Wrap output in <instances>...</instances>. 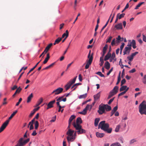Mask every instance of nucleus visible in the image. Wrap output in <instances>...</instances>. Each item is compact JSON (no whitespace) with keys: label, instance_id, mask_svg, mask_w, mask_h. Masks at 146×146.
Instances as JSON below:
<instances>
[{"label":"nucleus","instance_id":"8","mask_svg":"<svg viewBox=\"0 0 146 146\" xmlns=\"http://www.w3.org/2000/svg\"><path fill=\"white\" fill-rule=\"evenodd\" d=\"M63 89L62 88L59 87L58 88L54 90L51 93V94H54V95L58 94L61 93L63 91Z\"/></svg>","mask_w":146,"mask_h":146},{"label":"nucleus","instance_id":"49","mask_svg":"<svg viewBox=\"0 0 146 146\" xmlns=\"http://www.w3.org/2000/svg\"><path fill=\"white\" fill-rule=\"evenodd\" d=\"M112 37L111 36H110L107 39L106 43H107L108 42L110 43L111 41V40L112 39Z\"/></svg>","mask_w":146,"mask_h":146},{"label":"nucleus","instance_id":"17","mask_svg":"<svg viewBox=\"0 0 146 146\" xmlns=\"http://www.w3.org/2000/svg\"><path fill=\"white\" fill-rule=\"evenodd\" d=\"M74 132V130H72L71 129H69L67 132L66 134L68 136L71 137L73 135Z\"/></svg>","mask_w":146,"mask_h":146},{"label":"nucleus","instance_id":"16","mask_svg":"<svg viewBox=\"0 0 146 146\" xmlns=\"http://www.w3.org/2000/svg\"><path fill=\"white\" fill-rule=\"evenodd\" d=\"M115 28L117 29H122L123 28L122 25L121 23H119L117 25H116L115 26Z\"/></svg>","mask_w":146,"mask_h":146},{"label":"nucleus","instance_id":"63","mask_svg":"<svg viewBox=\"0 0 146 146\" xmlns=\"http://www.w3.org/2000/svg\"><path fill=\"white\" fill-rule=\"evenodd\" d=\"M138 53V52H135L134 53H132L131 55L132 56L134 57V56H135Z\"/></svg>","mask_w":146,"mask_h":146},{"label":"nucleus","instance_id":"9","mask_svg":"<svg viewBox=\"0 0 146 146\" xmlns=\"http://www.w3.org/2000/svg\"><path fill=\"white\" fill-rule=\"evenodd\" d=\"M93 54H92L91 55V50L89 51V53H88V58L89 59V60L87 62V64L89 65H91L93 59Z\"/></svg>","mask_w":146,"mask_h":146},{"label":"nucleus","instance_id":"25","mask_svg":"<svg viewBox=\"0 0 146 146\" xmlns=\"http://www.w3.org/2000/svg\"><path fill=\"white\" fill-rule=\"evenodd\" d=\"M96 135L97 137L102 138L104 137V133H100L98 132H97L96 133Z\"/></svg>","mask_w":146,"mask_h":146},{"label":"nucleus","instance_id":"55","mask_svg":"<svg viewBox=\"0 0 146 146\" xmlns=\"http://www.w3.org/2000/svg\"><path fill=\"white\" fill-rule=\"evenodd\" d=\"M56 116L55 115L54 117H52V119L50 121V122H54L56 120Z\"/></svg>","mask_w":146,"mask_h":146},{"label":"nucleus","instance_id":"13","mask_svg":"<svg viewBox=\"0 0 146 146\" xmlns=\"http://www.w3.org/2000/svg\"><path fill=\"white\" fill-rule=\"evenodd\" d=\"M82 123V120L81 118L80 117H78L76 119V123L74 122L73 123V125L74 127V125H80V124L81 123Z\"/></svg>","mask_w":146,"mask_h":146},{"label":"nucleus","instance_id":"48","mask_svg":"<svg viewBox=\"0 0 146 146\" xmlns=\"http://www.w3.org/2000/svg\"><path fill=\"white\" fill-rule=\"evenodd\" d=\"M22 89V88L20 87H19L18 88H17L15 92L17 93H19L21 91Z\"/></svg>","mask_w":146,"mask_h":146},{"label":"nucleus","instance_id":"18","mask_svg":"<svg viewBox=\"0 0 146 146\" xmlns=\"http://www.w3.org/2000/svg\"><path fill=\"white\" fill-rule=\"evenodd\" d=\"M50 58V54L49 53H48L47 54L46 57L45 58L44 60V61L43 62V64H45L47 63V62L48 61V60Z\"/></svg>","mask_w":146,"mask_h":146},{"label":"nucleus","instance_id":"31","mask_svg":"<svg viewBox=\"0 0 146 146\" xmlns=\"http://www.w3.org/2000/svg\"><path fill=\"white\" fill-rule=\"evenodd\" d=\"M62 40V38H58L55 41V42L53 43L54 45H55L56 44H58Z\"/></svg>","mask_w":146,"mask_h":146},{"label":"nucleus","instance_id":"23","mask_svg":"<svg viewBox=\"0 0 146 146\" xmlns=\"http://www.w3.org/2000/svg\"><path fill=\"white\" fill-rule=\"evenodd\" d=\"M125 14L124 13H122L121 14H120V13H118L117 14V17L119 19H121L123 18L124 16L125 15Z\"/></svg>","mask_w":146,"mask_h":146},{"label":"nucleus","instance_id":"12","mask_svg":"<svg viewBox=\"0 0 146 146\" xmlns=\"http://www.w3.org/2000/svg\"><path fill=\"white\" fill-rule=\"evenodd\" d=\"M55 102L56 100H55L50 102L47 104V107L46 108V110H48L53 107V104Z\"/></svg>","mask_w":146,"mask_h":146},{"label":"nucleus","instance_id":"26","mask_svg":"<svg viewBox=\"0 0 146 146\" xmlns=\"http://www.w3.org/2000/svg\"><path fill=\"white\" fill-rule=\"evenodd\" d=\"M33 94L32 93H31L30 94V95L27 98V103H28L30 102L32 98H33Z\"/></svg>","mask_w":146,"mask_h":146},{"label":"nucleus","instance_id":"42","mask_svg":"<svg viewBox=\"0 0 146 146\" xmlns=\"http://www.w3.org/2000/svg\"><path fill=\"white\" fill-rule=\"evenodd\" d=\"M96 74L98 75L101 77H105L104 75L102 74L101 72H98L96 73Z\"/></svg>","mask_w":146,"mask_h":146},{"label":"nucleus","instance_id":"64","mask_svg":"<svg viewBox=\"0 0 146 146\" xmlns=\"http://www.w3.org/2000/svg\"><path fill=\"white\" fill-rule=\"evenodd\" d=\"M143 41L146 42V36H145L143 34Z\"/></svg>","mask_w":146,"mask_h":146},{"label":"nucleus","instance_id":"4","mask_svg":"<svg viewBox=\"0 0 146 146\" xmlns=\"http://www.w3.org/2000/svg\"><path fill=\"white\" fill-rule=\"evenodd\" d=\"M74 127L77 130V132L78 134L84 133L86 132L85 130L82 128V127L80 125H74Z\"/></svg>","mask_w":146,"mask_h":146},{"label":"nucleus","instance_id":"45","mask_svg":"<svg viewBox=\"0 0 146 146\" xmlns=\"http://www.w3.org/2000/svg\"><path fill=\"white\" fill-rule=\"evenodd\" d=\"M64 96H62L60 97H59L58 98L56 99V101H60V102L62 101V99L63 98Z\"/></svg>","mask_w":146,"mask_h":146},{"label":"nucleus","instance_id":"59","mask_svg":"<svg viewBox=\"0 0 146 146\" xmlns=\"http://www.w3.org/2000/svg\"><path fill=\"white\" fill-rule=\"evenodd\" d=\"M115 94L114 93V92H113V91H111L110 92L109 94V95L111 96V97H112Z\"/></svg>","mask_w":146,"mask_h":146},{"label":"nucleus","instance_id":"5","mask_svg":"<svg viewBox=\"0 0 146 146\" xmlns=\"http://www.w3.org/2000/svg\"><path fill=\"white\" fill-rule=\"evenodd\" d=\"M77 78V76H76L72 80H70V81L67 84L65 85V87L66 91L68 90L70 88L71 86L75 82Z\"/></svg>","mask_w":146,"mask_h":146},{"label":"nucleus","instance_id":"30","mask_svg":"<svg viewBox=\"0 0 146 146\" xmlns=\"http://www.w3.org/2000/svg\"><path fill=\"white\" fill-rule=\"evenodd\" d=\"M76 116L74 115H72L71 116L69 120V123L70 124L72 120L75 118Z\"/></svg>","mask_w":146,"mask_h":146},{"label":"nucleus","instance_id":"15","mask_svg":"<svg viewBox=\"0 0 146 146\" xmlns=\"http://www.w3.org/2000/svg\"><path fill=\"white\" fill-rule=\"evenodd\" d=\"M100 92H99L94 96V101H96L100 98Z\"/></svg>","mask_w":146,"mask_h":146},{"label":"nucleus","instance_id":"41","mask_svg":"<svg viewBox=\"0 0 146 146\" xmlns=\"http://www.w3.org/2000/svg\"><path fill=\"white\" fill-rule=\"evenodd\" d=\"M120 127V125H118L116 126L115 130V131L116 132H118L119 131Z\"/></svg>","mask_w":146,"mask_h":146},{"label":"nucleus","instance_id":"11","mask_svg":"<svg viewBox=\"0 0 146 146\" xmlns=\"http://www.w3.org/2000/svg\"><path fill=\"white\" fill-rule=\"evenodd\" d=\"M8 121H6L0 128V133L4 130L8 124Z\"/></svg>","mask_w":146,"mask_h":146},{"label":"nucleus","instance_id":"40","mask_svg":"<svg viewBox=\"0 0 146 146\" xmlns=\"http://www.w3.org/2000/svg\"><path fill=\"white\" fill-rule=\"evenodd\" d=\"M39 125V123L37 121H36L35 124V129H37Z\"/></svg>","mask_w":146,"mask_h":146},{"label":"nucleus","instance_id":"1","mask_svg":"<svg viewBox=\"0 0 146 146\" xmlns=\"http://www.w3.org/2000/svg\"><path fill=\"white\" fill-rule=\"evenodd\" d=\"M106 121H103L100 122L98 125V129H101L108 133H110L111 132L112 128H109V125L108 123H105Z\"/></svg>","mask_w":146,"mask_h":146},{"label":"nucleus","instance_id":"62","mask_svg":"<svg viewBox=\"0 0 146 146\" xmlns=\"http://www.w3.org/2000/svg\"><path fill=\"white\" fill-rule=\"evenodd\" d=\"M125 45V43H122L121 45V46L120 47V50H122L124 46Z\"/></svg>","mask_w":146,"mask_h":146},{"label":"nucleus","instance_id":"3","mask_svg":"<svg viewBox=\"0 0 146 146\" xmlns=\"http://www.w3.org/2000/svg\"><path fill=\"white\" fill-rule=\"evenodd\" d=\"M29 141V138H28L27 139L24 140L23 138L21 137L17 142V144L15 146H24Z\"/></svg>","mask_w":146,"mask_h":146},{"label":"nucleus","instance_id":"56","mask_svg":"<svg viewBox=\"0 0 146 146\" xmlns=\"http://www.w3.org/2000/svg\"><path fill=\"white\" fill-rule=\"evenodd\" d=\"M136 141L135 140V139H133L130 141H129V143L130 144H131L136 142Z\"/></svg>","mask_w":146,"mask_h":146},{"label":"nucleus","instance_id":"33","mask_svg":"<svg viewBox=\"0 0 146 146\" xmlns=\"http://www.w3.org/2000/svg\"><path fill=\"white\" fill-rule=\"evenodd\" d=\"M130 44H132V47L134 49H135L136 48V42L135 40H132L131 43Z\"/></svg>","mask_w":146,"mask_h":146},{"label":"nucleus","instance_id":"35","mask_svg":"<svg viewBox=\"0 0 146 146\" xmlns=\"http://www.w3.org/2000/svg\"><path fill=\"white\" fill-rule=\"evenodd\" d=\"M127 88V86H122L120 88L119 91L120 92H121L122 91L125 90L126 88Z\"/></svg>","mask_w":146,"mask_h":146},{"label":"nucleus","instance_id":"60","mask_svg":"<svg viewBox=\"0 0 146 146\" xmlns=\"http://www.w3.org/2000/svg\"><path fill=\"white\" fill-rule=\"evenodd\" d=\"M113 69V68H112L107 73V76H108L110 74V73L112 71Z\"/></svg>","mask_w":146,"mask_h":146},{"label":"nucleus","instance_id":"37","mask_svg":"<svg viewBox=\"0 0 146 146\" xmlns=\"http://www.w3.org/2000/svg\"><path fill=\"white\" fill-rule=\"evenodd\" d=\"M110 146H121V145L119 143L116 142L112 144Z\"/></svg>","mask_w":146,"mask_h":146},{"label":"nucleus","instance_id":"54","mask_svg":"<svg viewBox=\"0 0 146 146\" xmlns=\"http://www.w3.org/2000/svg\"><path fill=\"white\" fill-rule=\"evenodd\" d=\"M115 55L114 52L112 54L111 56V58L114 59V58H115Z\"/></svg>","mask_w":146,"mask_h":146},{"label":"nucleus","instance_id":"53","mask_svg":"<svg viewBox=\"0 0 146 146\" xmlns=\"http://www.w3.org/2000/svg\"><path fill=\"white\" fill-rule=\"evenodd\" d=\"M126 82V80L125 79H123L121 82V86L124 84Z\"/></svg>","mask_w":146,"mask_h":146},{"label":"nucleus","instance_id":"46","mask_svg":"<svg viewBox=\"0 0 146 146\" xmlns=\"http://www.w3.org/2000/svg\"><path fill=\"white\" fill-rule=\"evenodd\" d=\"M142 81L144 84H146V75L144 76Z\"/></svg>","mask_w":146,"mask_h":146},{"label":"nucleus","instance_id":"51","mask_svg":"<svg viewBox=\"0 0 146 146\" xmlns=\"http://www.w3.org/2000/svg\"><path fill=\"white\" fill-rule=\"evenodd\" d=\"M115 97H113V98H112V99H111L109 100L108 102V104L109 105L111 103V102L113 101L114 100Z\"/></svg>","mask_w":146,"mask_h":146},{"label":"nucleus","instance_id":"10","mask_svg":"<svg viewBox=\"0 0 146 146\" xmlns=\"http://www.w3.org/2000/svg\"><path fill=\"white\" fill-rule=\"evenodd\" d=\"M52 44L51 43L48 44L44 52H42L41 54L40 55L39 57H40L43 55L44 54L46 53L48 51L50 48L52 46Z\"/></svg>","mask_w":146,"mask_h":146},{"label":"nucleus","instance_id":"14","mask_svg":"<svg viewBox=\"0 0 146 146\" xmlns=\"http://www.w3.org/2000/svg\"><path fill=\"white\" fill-rule=\"evenodd\" d=\"M67 139L68 140V142L69 143H70V141H73L75 139V137H74L73 135L71 136H67L66 137Z\"/></svg>","mask_w":146,"mask_h":146},{"label":"nucleus","instance_id":"34","mask_svg":"<svg viewBox=\"0 0 146 146\" xmlns=\"http://www.w3.org/2000/svg\"><path fill=\"white\" fill-rule=\"evenodd\" d=\"M87 94L86 93L84 94L80 95L79 96L78 98L79 99L85 98L87 97Z\"/></svg>","mask_w":146,"mask_h":146},{"label":"nucleus","instance_id":"38","mask_svg":"<svg viewBox=\"0 0 146 146\" xmlns=\"http://www.w3.org/2000/svg\"><path fill=\"white\" fill-rule=\"evenodd\" d=\"M144 3V2H142L139 3L136 7L135 8V9H138L139 7H140V6L143 4Z\"/></svg>","mask_w":146,"mask_h":146},{"label":"nucleus","instance_id":"21","mask_svg":"<svg viewBox=\"0 0 146 146\" xmlns=\"http://www.w3.org/2000/svg\"><path fill=\"white\" fill-rule=\"evenodd\" d=\"M17 110H16L14 112H13V113L9 117L8 119L6 120V121H8V123H9L10 120L13 118V117L15 115V114L17 113Z\"/></svg>","mask_w":146,"mask_h":146},{"label":"nucleus","instance_id":"20","mask_svg":"<svg viewBox=\"0 0 146 146\" xmlns=\"http://www.w3.org/2000/svg\"><path fill=\"white\" fill-rule=\"evenodd\" d=\"M105 68L107 70H108L110 68V64L108 61H106L105 64Z\"/></svg>","mask_w":146,"mask_h":146},{"label":"nucleus","instance_id":"57","mask_svg":"<svg viewBox=\"0 0 146 146\" xmlns=\"http://www.w3.org/2000/svg\"><path fill=\"white\" fill-rule=\"evenodd\" d=\"M121 80L120 76L118 77L117 82L116 83V85H118L119 83Z\"/></svg>","mask_w":146,"mask_h":146},{"label":"nucleus","instance_id":"2","mask_svg":"<svg viewBox=\"0 0 146 146\" xmlns=\"http://www.w3.org/2000/svg\"><path fill=\"white\" fill-rule=\"evenodd\" d=\"M139 111L141 115L145 113L146 111V102L143 101L139 106Z\"/></svg>","mask_w":146,"mask_h":146},{"label":"nucleus","instance_id":"39","mask_svg":"<svg viewBox=\"0 0 146 146\" xmlns=\"http://www.w3.org/2000/svg\"><path fill=\"white\" fill-rule=\"evenodd\" d=\"M106 50L103 49V54H102V56L100 57V60L102 58H103V57L106 53Z\"/></svg>","mask_w":146,"mask_h":146},{"label":"nucleus","instance_id":"19","mask_svg":"<svg viewBox=\"0 0 146 146\" xmlns=\"http://www.w3.org/2000/svg\"><path fill=\"white\" fill-rule=\"evenodd\" d=\"M111 57V54L109 52H108L104 58L105 61H106L108 60Z\"/></svg>","mask_w":146,"mask_h":146},{"label":"nucleus","instance_id":"32","mask_svg":"<svg viewBox=\"0 0 146 146\" xmlns=\"http://www.w3.org/2000/svg\"><path fill=\"white\" fill-rule=\"evenodd\" d=\"M43 99L42 98H40L39 100L37 103L36 104V106H39L43 102Z\"/></svg>","mask_w":146,"mask_h":146},{"label":"nucleus","instance_id":"58","mask_svg":"<svg viewBox=\"0 0 146 146\" xmlns=\"http://www.w3.org/2000/svg\"><path fill=\"white\" fill-rule=\"evenodd\" d=\"M115 38H114L112 40L111 44L112 46H113L115 44Z\"/></svg>","mask_w":146,"mask_h":146},{"label":"nucleus","instance_id":"22","mask_svg":"<svg viewBox=\"0 0 146 146\" xmlns=\"http://www.w3.org/2000/svg\"><path fill=\"white\" fill-rule=\"evenodd\" d=\"M68 31L67 30L66 31L65 33H64L62 35V37H61V38H62H62H64L65 37V38H67L68 36Z\"/></svg>","mask_w":146,"mask_h":146},{"label":"nucleus","instance_id":"28","mask_svg":"<svg viewBox=\"0 0 146 146\" xmlns=\"http://www.w3.org/2000/svg\"><path fill=\"white\" fill-rule=\"evenodd\" d=\"M100 120V119L98 118H96L95 119L94 121V125L95 127H96L98 126Z\"/></svg>","mask_w":146,"mask_h":146},{"label":"nucleus","instance_id":"7","mask_svg":"<svg viewBox=\"0 0 146 146\" xmlns=\"http://www.w3.org/2000/svg\"><path fill=\"white\" fill-rule=\"evenodd\" d=\"M131 44H128L127 46L125 48L123 52V55L126 54L127 53L128 54H129L131 49Z\"/></svg>","mask_w":146,"mask_h":146},{"label":"nucleus","instance_id":"52","mask_svg":"<svg viewBox=\"0 0 146 146\" xmlns=\"http://www.w3.org/2000/svg\"><path fill=\"white\" fill-rule=\"evenodd\" d=\"M117 108L118 106H117V105L116 106H115L113 108V109L112 111L115 112L117 110Z\"/></svg>","mask_w":146,"mask_h":146},{"label":"nucleus","instance_id":"29","mask_svg":"<svg viewBox=\"0 0 146 146\" xmlns=\"http://www.w3.org/2000/svg\"><path fill=\"white\" fill-rule=\"evenodd\" d=\"M41 61V60H40L39 62H38L36 64V65L32 68H31L30 71H29V72L27 73V75H28L31 72L33 71L37 66L39 64V63L40 62V61Z\"/></svg>","mask_w":146,"mask_h":146},{"label":"nucleus","instance_id":"43","mask_svg":"<svg viewBox=\"0 0 146 146\" xmlns=\"http://www.w3.org/2000/svg\"><path fill=\"white\" fill-rule=\"evenodd\" d=\"M117 40H118V42H120V41H123V38H122V40H121V38L120 35H119L118 36L117 38Z\"/></svg>","mask_w":146,"mask_h":146},{"label":"nucleus","instance_id":"24","mask_svg":"<svg viewBox=\"0 0 146 146\" xmlns=\"http://www.w3.org/2000/svg\"><path fill=\"white\" fill-rule=\"evenodd\" d=\"M118 89L119 87L118 86H115L111 91L114 92L115 94H116L118 91Z\"/></svg>","mask_w":146,"mask_h":146},{"label":"nucleus","instance_id":"27","mask_svg":"<svg viewBox=\"0 0 146 146\" xmlns=\"http://www.w3.org/2000/svg\"><path fill=\"white\" fill-rule=\"evenodd\" d=\"M104 105L105 106V110L106 111H109L111 110V108L110 106H109L107 104Z\"/></svg>","mask_w":146,"mask_h":146},{"label":"nucleus","instance_id":"50","mask_svg":"<svg viewBox=\"0 0 146 146\" xmlns=\"http://www.w3.org/2000/svg\"><path fill=\"white\" fill-rule=\"evenodd\" d=\"M126 93V91H124L121 92L120 94H119L118 95V97H119L120 96H122L124 94H125Z\"/></svg>","mask_w":146,"mask_h":146},{"label":"nucleus","instance_id":"36","mask_svg":"<svg viewBox=\"0 0 146 146\" xmlns=\"http://www.w3.org/2000/svg\"><path fill=\"white\" fill-rule=\"evenodd\" d=\"M87 111V110L85 108L82 111L79 112V113L80 114L85 115Z\"/></svg>","mask_w":146,"mask_h":146},{"label":"nucleus","instance_id":"47","mask_svg":"<svg viewBox=\"0 0 146 146\" xmlns=\"http://www.w3.org/2000/svg\"><path fill=\"white\" fill-rule=\"evenodd\" d=\"M100 61L101 62L100 63V66H102L104 63V60H103V58H102L100 60Z\"/></svg>","mask_w":146,"mask_h":146},{"label":"nucleus","instance_id":"6","mask_svg":"<svg viewBox=\"0 0 146 146\" xmlns=\"http://www.w3.org/2000/svg\"><path fill=\"white\" fill-rule=\"evenodd\" d=\"M104 104L102 105H100L99 107V110L98 111V112L100 114H102L103 113H105V108Z\"/></svg>","mask_w":146,"mask_h":146},{"label":"nucleus","instance_id":"44","mask_svg":"<svg viewBox=\"0 0 146 146\" xmlns=\"http://www.w3.org/2000/svg\"><path fill=\"white\" fill-rule=\"evenodd\" d=\"M127 58L128 59L129 61H131L133 59V57L131 55L129 56H127Z\"/></svg>","mask_w":146,"mask_h":146},{"label":"nucleus","instance_id":"61","mask_svg":"<svg viewBox=\"0 0 146 146\" xmlns=\"http://www.w3.org/2000/svg\"><path fill=\"white\" fill-rule=\"evenodd\" d=\"M136 71V70L135 68L131 70H130L129 71V72L130 73H133L135 72Z\"/></svg>","mask_w":146,"mask_h":146}]
</instances>
